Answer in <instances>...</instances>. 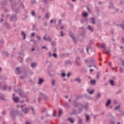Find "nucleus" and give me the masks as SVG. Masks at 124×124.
<instances>
[{
	"label": "nucleus",
	"instance_id": "1",
	"mask_svg": "<svg viewBox=\"0 0 124 124\" xmlns=\"http://www.w3.org/2000/svg\"><path fill=\"white\" fill-rule=\"evenodd\" d=\"M21 6L22 8L25 7L24 6V4L23 3H21V0H15V4L12 5V9L14 11H16V12H18V10H19V6Z\"/></svg>",
	"mask_w": 124,
	"mask_h": 124
},
{
	"label": "nucleus",
	"instance_id": "2",
	"mask_svg": "<svg viewBox=\"0 0 124 124\" xmlns=\"http://www.w3.org/2000/svg\"><path fill=\"white\" fill-rule=\"evenodd\" d=\"M11 113V117L13 120H14L15 119H16V114L18 115V116H20V117H23L24 114L22 112L19 110H12L10 111Z\"/></svg>",
	"mask_w": 124,
	"mask_h": 124
},
{
	"label": "nucleus",
	"instance_id": "3",
	"mask_svg": "<svg viewBox=\"0 0 124 124\" xmlns=\"http://www.w3.org/2000/svg\"><path fill=\"white\" fill-rule=\"evenodd\" d=\"M18 93L21 98H24L25 97H27V95L25 94L24 91L22 90H19L18 91Z\"/></svg>",
	"mask_w": 124,
	"mask_h": 124
},
{
	"label": "nucleus",
	"instance_id": "4",
	"mask_svg": "<svg viewBox=\"0 0 124 124\" xmlns=\"http://www.w3.org/2000/svg\"><path fill=\"white\" fill-rule=\"evenodd\" d=\"M74 107H80V106L81 107H82L83 108H88V106H83V104H81V103H75L74 105Z\"/></svg>",
	"mask_w": 124,
	"mask_h": 124
},
{
	"label": "nucleus",
	"instance_id": "5",
	"mask_svg": "<svg viewBox=\"0 0 124 124\" xmlns=\"http://www.w3.org/2000/svg\"><path fill=\"white\" fill-rule=\"evenodd\" d=\"M0 89L2 90V91H6L7 87L6 85L0 82Z\"/></svg>",
	"mask_w": 124,
	"mask_h": 124
},
{
	"label": "nucleus",
	"instance_id": "6",
	"mask_svg": "<svg viewBox=\"0 0 124 124\" xmlns=\"http://www.w3.org/2000/svg\"><path fill=\"white\" fill-rule=\"evenodd\" d=\"M81 59L80 58L77 57L76 59V65H81Z\"/></svg>",
	"mask_w": 124,
	"mask_h": 124
},
{
	"label": "nucleus",
	"instance_id": "7",
	"mask_svg": "<svg viewBox=\"0 0 124 124\" xmlns=\"http://www.w3.org/2000/svg\"><path fill=\"white\" fill-rule=\"evenodd\" d=\"M16 21H17L16 16H12L10 17V22H16Z\"/></svg>",
	"mask_w": 124,
	"mask_h": 124
},
{
	"label": "nucleus",
	"instance_id": "8",
	"mask_svg": "<svg viewBox=\"0 0 124 124\" xmlns=\"http://www.w3.org/2000/svg\"><path fill=\"white\" fill-rule=\"evenodd\" d=\"M43 39L46 41H49V42H52V40L51 39V37H48L47 38V36H44L43 37Z\"/></svg>",
	"mask_w": 124,
	"mask_h": 124
},
{
	"label": "nucleus",
	"instance_id": "9",
	"mask_svg": "<svg viewBox=\"0 0 124 124\" xmlns=\"http://www.w3.org/2000/svg\"><path fill=\"white\" fill-rule=\"evenodd\" d=\"M4 27H6L8 30H9L10 29V26H9V23L8 22L5 21L4 23Z\"/></svg>",
	"mask_w": 124,
	"mask_h": 124
},
{
	"label": "nucleus",
	"instance_id": "10",
	"mask_svg": "<svg viewBox=\"0 0 124 124\" xmlns=\"http://www.w3.org/2000/svg\"><path fill=\"white\" fill-rule=\"evenodd\" d=\"M8 1L6 0H3V1H1V5L2 6V7H3V6H4L5 5H6V4H7L8 3Z\"/></svg>",
	"mask_w": 124,
	"mask_h": 124
},
{
	"label": "nucleus",
	"instance_id": "11",
	"mask_svg": "<svg viewBox=\"0 0 124 124\" xmlns=\"http://www.w3.org/2000/svg\"><path fill=\"white\" fill-rule=\"evenodd\" d=\"M13 99L14 102H16V103H18V102H19V97H14L13 98Z\"/></svg>",
	"mask_w": 124,
	"mask_h": 124
},
{
	"label": "nucleus",
	"instance_id": "12",
	"mask_svg": "<svg viewBox=\"0 0 124 124\" xmlns=\"http://www.w3.org/2000/svg\"><path fill=\"white\" fill-rule=\"evenodd\" d=\"M22 111L23 112L24 114H28L29 113V108H23L22 109Z\"/></svg>",
	"mask_w": 124,
	"mask_h": 124
},
{
	"label": "nucleus",
	"instance_id": "13",
	"mask_svg": "<svg viewBox=\"0 0 124 124\" xmlns=\"http://www.w3.org/2000/svg\"><path fill=\"white\" fill-rule=\"evenodd\" d=\"M88 63H92V64H94L95 63V60L94 59H91L89 60Z\"/></svg>",
	"mask_w": 124,
	"mask_h": 124
},
{
	"label": "nucleus",
	"instance_id": "14",
	"mask_svg": "<svg viewBox=\"0 0 124 124\" xmlns=\"http://www.w3.org/2000/svg\"><path fill=\"white\" fill-rule=\"evenodd\" d=\"M87 29H88V30H89V31H90L91 32H93V29L92 28L91 25H88Z\"/></svg>",
	"mask_w": 124,
	"mask_h": 124
},
{
	"label": "nucleus",
	"instance_id": "15",
	"mask_svg": "<svg viewBox=\"0 0 124 124\" xmlns=\"http://www.w3.org/2000/svg\"><path fill=\"white\" fill-rule=\"evenodd\" d=\"M91 21L90 22V23L92 24V25H94L95 24V19L94 18L92 17L91 18Z\"/></svg>",
	"mask_w": 124,
	"mask_h": 124
},
{
	"label": "nucleus",
	"instance_id": "16",
	"mask_svg": "<svg viewBox=\"0 0 124 124\" xmlns=\"http://www.w3.org/2000/svg\"><path fill=\"white\" fill-rule=\"evenodd\" d=\"M99 48H101L102 49H104V50H106V48H105V44H102L99 46Z\"/></svg>",
	"mask_w": 124,
	"mask_h": 124
},
{
	"label": "nucleus",
	"instance_id": "17",
	"mask_svg": "<svg viewBox=\"0 0 124 124\" xmlns=\"http://www.w3.org/2000/svg\"><path fill=\"white\" fill-rule=\"evenodd\" d=\"M44 82V79L43 78H39V82L38 83V85L42 84V83Z\"/></svg>",
	"mask_w": 124,
	"mask_h": 124
},
{
	"label": "nucleus",
	"instance_id": "18",
	"mask_svg": "<svg viewBox=\"0 0 124 124\" xmlns=\"http://www.w3.org/2000/svg\"><path fill=\"white\" fill-rule=\"evenodd\" d=\"M63 106L65 108H68L70 107V105H69V104H68V103H64L63 104Z\"/></svg>",
	"mask_w": 124,
	"mask_h": 124
},
{
	"label": "nucleus",
	"instance_id": "19",
	"mask_svg": "<svg viewBox=\"0 0 124 124\" xmlns=\"http://www.w3.org/2000/svg\"><path fill=\"white\" fill-rule=\"evenodd\" d=\"M109 8H115V7L114 6V3H113V2H110L109 3Z\"/></svg>",
	"mask_w": 124,
	"mask_h": 124
},
{
	"label": "nucleus",
	"instance_id": "20",
	"mask_svg": "<svg viewBox=\"0 0 124 124\" xmlns=\"http://www.w3.org/2000/svg\"><path fill=\"white\" fill-rule=\"evenodd\" d=\"M21 35H23V39L25 40V39H26V33H25L24 31H22L21 32Z\"/></svg>",
	"mask_w": 124,
	"mask_h": 124
},
{
	"label": "nucleus",
	"instance_id": "21",
	"mask_svg": "<svg viewBox=\"0 0 124 124\" xmlns=\"http://www.w3.org/2000/svg\"><path fill=\"white\" fill-rule=\"evenodd\" d=\"M16 71H17V73H16V74H20L21 73V71L20 70V68L19 67H16Z\"/></svg>",
	"mask_w": 124,
	"mask_h": 124
},
{
	"label": "nucleus",
	"instance_id": "22",
	"mask_svg": "<svg viewBox=\"0 0 124 124\" xmlns=\"http://www.w3.org/2000/svg\"><path fill=\"white\" fill-rule=\"evenodd\" d=\"M36 66V63L35 62H32L31 64V67L32 68H34Z\"/></svg>",
	"mask_w": 124,
	"mask_h": 124
},
{
	"label": "nucleus",
	"instance_id": "23",
	"mask_svg": "<svg viewBox=\"0 0 124 124\" xmlns=\"http://www.w3.org/2000/svg\"><path fill=\"white\" fill-rule=\"evenodd\" d=\"M90 83L91 85H95V84L96 83V81H95V80H91Z\"/></svg>",
	"mask_w": 124,
	"mask_h": 124
},
{
	"label": "nucleus",
	"instance_id": "24",
	"mask_svg": "<svg viewBox=\"0 0 124 124\" xmlns=\"http://www.w3.org/2000/svg\"><path fill=\"white\" fill-rule=\"evenodd\" d=\"M87 91L88 93H90V94H93L94 92V90H92L91 91H90L89 90V89H88L87 90Z\"/></svg>",
	"mask_w": 124,
	"mask_h": 124
},
{
	"label": "nucleus",
	"instance_id": "25",
	"mask_svg": "<svg viewBox=\"0 0 124 124\" xmlns=\"http://www.w3.org/2000/svg\"><path fill=\"white\" fill-rule=\"evenodd\" d=\"M68 121H69V122H70V123H71V124H73L74 123V121L73 120V119L71 118H68L67 119Z\"/></svg>",
	"mask_w": 124,
	"mask_h": 124
},
{
	"label": "nucleus",
	"instance_id": "26",
	"mask_svg": "<svg viewBox=\"0 0 124 124\" xmlns=\"http://www.w3.org/2000/svg\"><path fill=\"white\" fill-rule=\"evenodd\" d=\"M109 83L110 84V85L114 87V86L115 85V84H114V80L110 79L109 80Z\"/></svg>",
	"mask_w": 124,
	"mask_h": 124
},
{
	"label": "nucleus",
	"instance_id": "27",
	"mask_svg": "<svg viewBox=\"0 0 124 124\" xmlns=\"http://www.w3.org/2000/svg\"><path fill=\"white\" fill-rule=\"evenodd\" d=\"M45 18L47 19V20L49 19L50 18V14L46 13L45 15Z\"/></svg>",
	"mask_w": 124,
	"mask_h": 124
},
{
	"label": "nucleus",
	"instance_id": "28",
	"mask_svg": "<svg viewBox=\"0 0 124 124\" xmlns=\"http://www.w3.org/2000/svg\"><path fill=\"white\" fill-rule=\"evenodd\" d=\"M110 103H111V100H108L106 104V106H109Z\"/></svg>",
	"mask_w": 124,
	"mask_h": 124
},
{
	"label": "nucleus",
	"instance_id": "29",
	"mask_svg": "<svg viewBox=\"0 0 124 124\" xmlns=\"http://www.w3.org/2000/svg\"><path fill=\"white\" fill-rule=\"evenodd\" d=\"M36 38H37L38 41H41V37H40V36H38V35L36 36Z\"/></svg>",
	"mask_w": 124,
	"mask_h": 124
},
{
	"label": "nucleus",
	"instance_id": "30",
	"mask_svg": "<svg viewBox=\"0 0 124 124\" xmlns=\"http://www.w3.org/2000/svg\"><path fill=\"white\" fill-rule=\"evenodd\" d=\"M74 81L78 82V83H81V79L79 78L75 79Z\"/></svg>",
	"mask_w": 124,
	"mask_h": 124
},
{
	"label": "nucleus",
	"instance_id": "31",
	"mask_svg": "<svg viewBox=\"0 0 124 124\" xmlns=\"http://www.w3.org/2000/svg\"><path fill=\"white\" fill-rule=\"evenodd\" d=\"M94 44V42H93V40H90L89 42V44L90 45H93Z\"/></svg>",
	"mask_w": 124,
	"mask_h": 124
},
{
	"label": "nucleus",
	"instance_id": "32",
	"mask_svg": "<svg viewBox=\"0 0 124 124\" xmlns=\"http://www.w3.org/2000/svg\"><path fill=\"white\" fill-rule=\"evenodd\" d=\"M85 116H86V119L87 121H90V115H89L88 114H86Z\"/></svg>",
	"mask_w": 124,
	"mask_h": 124
},
{
	"label": "nucleus",
	"instance_id": "33",
	"mask_svg": "<svg viewBox=\"0 0 124 124\" xmlns=\"http://www.w3.org/2000/svg\"><path fill=\"white\" fill-rule=\"evenodd\" d=\"M72 114L73 115H77V110H75V109H73V112Z\"/></svg>",
	"mask_w": 124,
	"mask_h": 124
},
{
	"label": "nucleus",
	"instance_id": "34",
	"mask_svg": "<svg viewBox=\"0 0 124 124\" xmlns=\"http://www.w3.org/2000/svg\"><path fill=\"white\" fill-rule=\"evenodd\" d=\"M69 35L71 37H72V38H74V34H73V33H72V32H69Z\"/></svg>",
	"mask_w": 124,
	"mask_h": 124
},
{
	"label": "nucleus",
	"instance_id": "35",
	"mask_svg": "<svg viewBox=\"0 0 124 124\" xmlns=\"http://www.w3.org/2000/svg\"><path fill=\"white\" fill-rule=\"evenodd\" d=\"M62 113V110L60 109L59 111V117H61V115Z\"/></svg>",
	"mask_w": 124,
	"mask_h": 124
},
{
	"label": "nucleus",
	"instance_id": "36",
	"mask_svg": "<svg viewBox=\"0 0 124 124\" xmlns=\"http://www.w3.org/2000/svg\"><path fill=\"white\" fill-rule=\"evenodd\" d=\"M41 96L43 97V98H44L45 99H47V95L44 94H42Z\"/></svg>",
	"mask_w": 124,
	"mask_h": 124
},
{
	"label": "nucleus",
	"instance_id": "37",
	"mask_svg": "<svg viewBox=\"0 0 124 124\" xmlns=\"http://www.w3.org/2000/svg\"><path fill=\"white\" fill-rule=\"evenodd\" d=\"M82 110H83V107L79 108H78V113H79V114H81V112H82Z\"/></svg>",
	"mask_w": 124,
	"mask_h": 124
},
{
	"label": "nucleus",
	"instance_id": "38",
	"mask_svg": "<svg viewBox=\"0 0 124 124\" xmlns=\"http://www.w3.org/2000/svg\"><path fill=\"white\" fill-rule=\"evenodd\" d=\"M83 16L86 18V17H88L89 16V15L87 13H85L83 14Z\"/></svg>",
	"mask_w": 124,
	"mask_h": 124
},
{
	"label": "nucleus",
	"instance_id": "39",
	"mask_svg": "<svg viewBox=\"0 0 124 124\" xmlns=\"http://www.w3.org/2000/svg\"><path fill=\"white\" fill-rule=\"evenodd\" d=\"M52 56L54 58H55V59H57V58H58V55H57V53H53L52 54Z\"/></svg>",
	"mask_w": 124,
	"mask_h": 124
},
{
	"label": "nucleus",
	"instance_id": "40",
	"mask_svg": "<svg viewBox=\"0 0 124 124\" xmlns=\"http://www.w3.org/2000/svg\"><path fill=\"white\" fill-rule=\"evenodd\" d=\"M78 124H81L82 123V119L80 118L78 116Z\"/></svg>",
	"mask_w": 124,
	"mask_h": 124
},
{
	"label": "nucleus",
	"instance_id": "41",
	"mask_svg": "<svg viewBox=\"0 0 124 124\" xmlns=\"http://www.w3.org/2000/svg\"><path fill=\"white\" fill-rule=\"evenodd\" d=\"M100 97H101V94L99 93L96 96V98H100Z\"/></svg>",
	"mask_w": 124,
	"mask_h": 124
},
{
	"label": "nucleus",
	"instance_id": "42",
	"mask_svg": "<svg viewBox=\"0 0 124 124\" xmlns=\"http://www.w3.org/2000/svg\"><path fill=\"white\" fill-rule=\"evenodd\" d=\"M32 4H36V0H33L31 1Z\"/></svg>",
	"mask_w": 124,
	"mask_h": 124
},
{
	"label": "nucleus",
	"instance_id": "43",
	"mask_svg": "<svg viewBox=\"0 0 124 124\" xmlns=\"http://www.w3.org/2000/svg\"><path fill=\"white\" fill-rule=\"evenodd\" d=\"M119 112H120L121 116H124V111H121V110H119Z\"/></svg>",
	"mask_w": 124,
	"mask_h": 124
},
{
	"label": "nucleus",
	"instance_id": "44",
	"mask_svg": "<svg viewBox=\"0 0 124 124\" xmlns=\"http://www.w3.org/2000/svg\"><path fill=\"white\" fill-rule=\"evenodd\" d=\"M72 39L75 43H76V42H77V39L75 38L74 37L72 38Z\"/></svg>",
	"mask_w": 124,
	"mask_h": 124
},
{
	"label": "nucleus",
	"instance_id": "45",
	"mask_svg": "<svg viewBox=\"0 0 124 124\" xmlns=\"http://www.w3.org/2000/svg\"><path fill=\"white\" fill-rule=\"evenodd\" d=\"M0 99H1V100H5L4 96H0Z\"/></svg>",
	"mask_w": 124,
	"mask_h": 124
},
{
	"label": "nucleus",
	"instance_id": "46",
	"mask_svg": "<svg viewBox=\"0 0 124 124\" xmlns=\"http://www.w3.org/2000/svg\"><path fill=\"white\" fill-rule=\"evenodd\" d=\"M121 61L122 62V65L124 67V60L121 59Z\"/></svg>",
	"mask_w": 124,
	"mask_h": 124
},
{
	"label": "nucleus",
	"instance_id": "47",
	"mask_svg": "<svg viewBox=\"0 0 124 124\" xmlns=\"http://www.w3.org/2000/svg\"><path fill=\"white\" fill-rule=\"evenodd\" d=\"M119 71H120V73H123L124 72V69H123V68H122V67H120Z\"/></svg>",
	"mask_w": 124,
	"mask_h": 124
},
{
	"label": "nucleus",
	"instance_id": "48",
	"mask_svg": "<svg viewBox=\"0 0 124 124\" xmlns=\"http://www.w3.org/2000/svg\"><path fill=\"white\" fill-rule=\"evenodd\" d=\"M31 14L32 16H35V12L33 11L31 12Z\"/></svg>",
	"mask_w": 124,
	"mask_h": 124
},
{
	"label": "nucleus",
	"instance_id": "49",
	"mask_svg": "<svg viewBox=\"0 0 124 124\" xmlns=\"http://www.w3.org/2000/svg\"><path fill=\"white\" fill-rule=\"evenodd\" d=\"M118 26H120V27H121V28L123 29V30H124V24H119L118 25Z\"/></svg>",
	"mask_w": 124,
	"mask_h": 124
},
{
	"label": "nucleus",
	"instance_id": "50",
	"mask_svg": "<svg viewBox=\"0 0 124 124\" xmlns=\"http://www.w3.org/2000/svg\"><path fill=\"white\" fill-rule=\"evenodd\" d=\"M67 63H69L70 64H71V62L69 61V60H67L65 62V64H67Z\"/></svg>",
	"mask_w": 124,
	"mask_h": 124
},
{
	"label": "nucleus",
	"instance_id": "51",
	"mask_svg": "<svg viewBox=\"0 0 124 124\" xmlns=\"http://www.w3.org/2000/svg\"><path fill=\"white\" fill-rule=\"evenodd\" d=\"M36 30V27H35V25L34 24L33 25V28L32 31H35Z\"/></svg>",
	"mask_w": 124,
	"mask_h": 124
},
{
	"label": "nucleus",
	"instance_id": "52",
	"mask_svg": "<svg viewBox=\"0 0 124 124\" xmlns=\"http://www.w3.org/2000/svg\"><path fill=\"white\" fill-rule=\"evenodd\" d=\"M61 76L63 78H64V77H65V73H62L61 75Z\"/></svg>",
	"mask_w": 124,
	"mask_h": 124
},
{
	"label": "nucleus",
	"instance_id": "53",
	"mask_svg": "<svg viewBox=\"0 0 124 124\" xmlns=\"http://www.w3.org/2000/svg\"><path fill=\"white\" fill-rule=\"evenodd\" d=\"M42 49H46V50H48V48H47V47H46V46H42Z\"/></svg>",
	"mask_w": 124,
	"mask_h": 124
},
{
	"label": "nucleus",
	"instance_id": "54",
	"mask_svg": "<svg viewBox=\"0 0 124 124\" xmlns=\"http://www.w3.org/2000/svg\"><path fill=\"white\" fill-rule=\"evenodd\" d=\"M58 24H59V25H62V19H60L58 21Z\"/></svg>",
	"mask_w": 124,
	"mask_h": 124
},
{
	"label": "nucleus",
	"instance_id": "55",
	"mask_svg": "<svg viewBox=\"0 0 124 124\" xmlns=\"http://www.w3.org/2000/svg\"><path fill=\"white\" fill-rule=\"evenodd\" d=\"M31 109L32 110V111L33 112V115H34V109H33V108H32V107H31Z\"/></svg>",
	"mask_w": 124,
	"mask_h": 124
},
{
	"label": "nucleus",
	"instance_id": "56",
	"mask_svg": "<svg viewBox=\"0 0 124 124\" xmlns=\"http://www.w3.org/2000/svg\"><path fill=\"white\" fill-rule=\"evenodd\" d=\"M119 108H120V106H118L115 107L114 108V110H118V109H119Z\"/></svg>",
	"mask_w": 124,
	"mask_h": 124
},
{
	"label": "nucleus",
	"instance_id": "57",
	"mask_svg": "<svg viewBox=\"0 0 124 124\" xmlns=\"http://www.w3.org/2000/svg\"><path fill=\"white\" fill-rule=\"evenodd\" d=\"M61 36H63V35H64V34H63V31H61Z\"/></svg>",
	"mask_w": 124,
	"mask_h": 124
},
{
	"label": "nucleus",
	"instance_id": "58",
	"mask_svg": "<svg viewBox=\"0 0 124 124\" xmlns=\"http://www.w3.org/2000/svg\"><path fill=\"white\" fill-rule=\"evenodd\" d=\"M97 27H98V28H100V27H101V24L100 23H98V24H97Z\"/></svg>",
	"mask_w": 124,
	"mask_h": 124
},
{
	"label": "nucleus",
	"instance_id": "59",
	"mask_svg": "<svg viewBox=\"0 0 124 124\" xmlns=\"http://www.w3.org/2000/svg\"><path fill=\"white\" fill-rule=\"evenodd\" d=\"M86 8H87L88 11H89V12H91V10H90V8H89V7H87Z\"/></svg>",
	"mask_w": 124,
	"mask_h": 124
},
{
	"label": "nucleus",
	"instance_id": "60",
	"mask_svg": "<svg viewBox=\"0 0 124 124\" xmlns=\"http://www.w3.org/2000/svg\"><path fill=\"white\" fill-rule=\"evenodd\" d=\"M96 78H97V79H99V73H98V74L96 76Z\"/></svg>",
	"mask_w": 124,
	"mask_h": 124
},
{
	"label": "nucleus",
	"instance_id": "61",
	"mask_svg": "<svg viewBox=\"0 0 124 124\" xmlns=\"http://www.w3.org/2000/svg\"><path fill=\"white\" fill-rule=\"evenodd\" d=\"M48 55H49L50 58H51V57H52V54H51V52H48Z\"/></svg>",
	"mask_w": 124,
	"mask_h": 124
},
{
	"label": "nucleus",
	"instance_id": "62",
	"mask_svg": "<svg viewBox=\"0 0 124 124\" xmlns=\"http://www.w3.org/2000/svg\"><path fill=\"white\" fill-rule=\"evenodd\" d=\"M110 124H115V122L114 121H110Z\"/></svg>",
	"mask_w": 124,
	"mask_h": 124
},
{
	"label": "nucleus",
	"instance_id": "63",
	"mask_svg": "<svg viewBox=\"0 0 124 124\" xmlns=\"http://www.w3.org/2000/svg\"><path fill=\"white\" fill-rule=\"evenodd\" d=\"M52 83L53 86H54V85H55V80H53L52 81Z\"/></svg>",
	"mask_w": 124,
	"mask_h": 124
},
{
	"label": "nucleus",
	"instance_id": "64",
	"mask_svg": "<svg viewBox=\"0 0 124 124\" xmlns=\"http://www.w3.org/2000/svg\"><path fill=\"white\" fill-rule=\"evenodd\" d=\"M25 124H31V122H29L27 121V122L25 123Z\"/></svg>",
	"mask_w": 124,
	"mask_h": 124
}]
</instances>
